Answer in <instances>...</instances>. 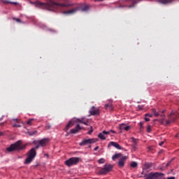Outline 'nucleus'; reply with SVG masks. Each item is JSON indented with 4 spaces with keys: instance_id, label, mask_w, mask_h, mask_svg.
Masks as SVG:
<instances>
[{
    "instance_id": "nucleus-1",
    "label": "nucleus",
    "mask_w": 179,
    "mask_h": 179,
    "mask_svg": "<svg viewBox=\"0 0 179 179\" xmlns=\"http://www.w3.org/2000/svg\"><path fill=\"white\" fill-rule=\"evenodd\" d=\"M73 4L69 2V0H65L62 3H57L54 0H48L47 3H43L40 1H35V6L36 8H41V9H46L51 12H58L61 10L62 8H69L73 6Z\"/></svg>"
},
{
    "instance_id": "nucleus-2",
    "label": "nucleus",
    "mask_w": 179,
    "mask_h": 179,
    "mask_svg": "<svg viewBox=\"0 0 179 179\" xmlns=\"http://www.w3.org/2000/svg\"><path fill=\"white\" fill-rule=\"evenodd\" d=\"M90 9V7L89 5L86 4H81L80 6H78L77 7H74L70 10L62 11V15H66L67 16H69L70 15H75L76 12H87Z\"/></svg>"
},
{
    "instance_id": "nucleus-3",
    "label": "nucleus",
    "mask_w": 179,
    "mask_h": 179,
    "mask_svg": "<svg viewBox=\"0 0 179 179\" xmlns=\"http://www.w3.org/2000/svg\"><path fill=\"white\" fill-rule=\"evenodd\" d=\"M26 146H27V144L22 145V141H18L7 148L6 151L10 152H15V150H23V149H26Z\"/></svg>"
},
{
    "instance_id": "nucleus-4",
    "label": "nucleus",
    "mask_w": 179,
    "mask_h": 179,
    "mask_svg": "<svg viewBox=\"0 0 179 179\" xmlns=\"http://www.w3.org/2000/svg\"><path fill=\"white\" fill-rule=\"evenodd\" d=\"M145 179H164V174L159 172H151L144 175Z\"/></svg>"
},
{
    "instance_id": "nucleus-5",
    "label": "nucleus",
    "mask_w": 179,
    "mask_h": 179,
    "mask_svg": "<svg viewBox=\"0 0 179 179\" xmlns=\"http://www.w3.org/2000/svg\"><path fill=\"white\" fill-rule=\"evenodd\" d=\"M37 155V152L36 151V148H31L29 152L27 153V158L25 159V164H30L36 155Z\"/></svg>"
},
{
    "instance_id": "nucleus-6",
    "label": "nucleus",
    "mask_w": 179,
    "mask_h": 179,
    "mask_svg": "<svg viewBox=\"0 0 179 179\" xmlns=\"http://www.w3.org/2000/svg\"><path fill=\"white\" fill-rule=\"evenodd\" d=\"M111 170H113V165L105 164L103 168L99 170L98 174H99V176H105L106 174H108V173H110Z\"/></svg>"
},
{
    "instance_id": "nucleus-7",
    "label": "nucleus",
    "mask_w": 179,
    "mask_h": 179,
    "mask_svg": "<svg viewBox=\"0 0 179 179\" xmlns=\"http://www.w3.org/2000/svg\"><path fill=\"white\" fill-rule=\"evenodd\" d=\"M79 162H80V158L71 157L68 160L65 161L64 164H66V166H68V167H71V166H75L76 164H78Z\"/></svg>"
},
{
    "instance_id": "nucleus-8",
    "label": "nucleus",
    "mask_w": 179,
    "mask_h": 179,
    "mask_svg": "<svg viewBox=\"0 0 179 179\" xmlns=\"http://www.w3.org/2000/svg\"><path fill=\"white\" fill-rule=\"evenodd\" d=\"M169 120H166V125L169 124H171V122H174L177 118H178V113L177 111L172 110L171 114L168 115Z\"/></svg>"
},
{
    "instance_id": "nucleus-9",
    "label": "nucleus",
    "mask_w": 179,
    "mask_h": 179,
    "mask_svg": "<svg viewBox=\"0 0 179 179\" xmlns=\"http://www.w3.org/2000/svg\"><path fill=\"white\" fill-rule=\"evenodd\" d=\"M97 141V138L84 139L81 143H80V146H85V145H92V143H96Z\"/></svg>"
},
{
    "instance_id": "nucleus-10",
    "label": "nucleus",
    "mask_w": 179,
    "mask_h": 179,
    "mask_svg": "<svg viewBox=\"0 0 179 179\" xmlns=\"http://www.w3.org/2000/svg\"><path fill=\"white\" fill-rule=\"evenodd\" d=\"M48 142H50V138H43L40 141H34V143H39V145H41V148H43L44 146H47V144L48 143Z\"/></svg>"
},
{
    "instance_id": "nucleus-11",
    "label": "nucleus",
    "mask_w": 179,
    "mask_h": 179,
    "mask_svg": "<svg viewBox=\"0 0 179 179\" xmlns=\"http://www.w3.org/2000/svg\"><path fill=\"white\" fill-rule=\"evenodd\" d=\"M119 129L120 130V133L122 132V131H129L131 129V126L122 123L119 125Z\"/></svg>"
},
{
    "instance_id": "nucleus-12",
    "label": "nucleus",
    "mask_w": 179,
    "mask_h": 179,
    "mask_svg": "<svg viewBox=\"0 0 179 179\" xmlns=\"http://www.w3.org/2000/svg\"><path fill=\"white\" fill-rule=\"evenodd\" d=\"M127 159H128V157L127 156H124L122 158H120L118 162V166L120 167H124L125 164V162L127 161Z\"/></svg>"
},
{
    "instance_id": "nucleus-13",
    "label": "nucleus",
    "mask_w": 179,
    "mask_h": 179,
    "mask_svg": "<svg viewBox=\"0 0 179 179\" xmlns=\"http://www.w3.org/2000/svg\"><path fill=\"white\" fill-rule=\"evenodd\" d=\"M110 145L114 146V148H116V149H119V150H121V149H122V148H121V145L120 144H118L117 143L114 142V141H111L109 143L108 146H110Z\"/></svg>"
},
{
    "instance_id": "nucleus-14",
    "label": "nucleus",
    "mask_w": 179,
    "mask_h": 179,
    "mask_svg": "<svg viewBox=\"0 0 179 179\" xmlns=\"http://www.w3.org/2000/svg\"><path fill=\"white\" fill-rule=\"evenodd\" d=\"M80 129H82V127H80V125L77 124L76 127V129H73L71 130V134H78V132H79Z\"/></svg>"
},
{
    "instance_id": "nucleus-15",
    "label": "nucleus",
    "mask_w": 179,
    "mask_h": 179,
    "mask_svg": "<svg viewBox=\"0 0 179 179\" xmlns=\"http://www.w3.org/2000/svg\"><path fill=\"white\" fill-rule=\"evenodd\" d=\"M131 3L130 6H128V8H135V5H136V3H139V2H142V1L143 0H130Z\"/></svg>"
},
{
    "instance_id": "nucleus-16",
    "label": "nucleus",
    "mask_w": 179,
    "mask_h": 179,
    "mask_svg": "<svg viewBox=\"0 0 179 179\" xmlns=\"http://www.w3.org/2000/svg\"><path fill=\"white\" fill-rule=\"evenodd\" d=\"M1 3H4V5H8V3H11V5H17V2L10 1L9 0H0Z\"/></svg>"
},
{
    "instance_id": "nucleus-17",
    "label": "nucleus",
    "mask_w": 179,
    "mask_h": 179,
    "mask_svg": "<svg viewBox=\"0 0 179 179\" xmlns=\"http://www.w3.org/2000/svg\"><path fill=\"white\" fill-rule=\"evenodd\" d=\"M91 115H98L99 111V109H94V106H92V110L90 111Z\"/></svg>"
},
{
    "instance_id": "nucleus-18",
    "label": "nucleus",
    "mask_w": 179,
    "mask_h": 179,
    "mask_svg": "<svg viewBox=\"0 0 179 179\" xmlns=\"http://www.w3.org/2000/svg\"><path fill=\"white\" fill-rule=\"evenodd\" d=\"M153 167V164L152 163H146L144 164V169L149 170V169H152Z\"/></svg>"
},
{
    "instance_id": "nucleus-19",
    "label": "nucleus",
    "mask_w": 179,
    "mask_h": 179,
    "mask_svg": "<svg viewBox=\"0 0 179 179\" xmlns=\"http://www.w3.org/2000/svg\"><path fill=\"white\" fill-rule=\"evenodd\" d=\"M160 3H162L163 5H166V3H171L173 2V0H159L158 1Z\"/></svg>"
},
{
    "instance_id": "nucleus-20",
    "label": "nucleus",
    "mask_w": 179,
    "mask_h": 179,
    "mask_svg": "<svg viewBox=\"0 0 179 179\" xmlns=\"http://www.w3.org/2000/svg\"><path fill=\"white\" fill-rule=\"evenodd\" d=\"M122 157V154L121 153L115 154L112 157V159L115 160L116 159H120V157Z\"/></svg>"
},
{
    "instance_id": "nucleus-21",
    "label": "nucleus",
    "mask_w": 179,
    "mask_h": 179,
    "mask_svg": "<svg viewBox=\"0 0 179 179\" xmlns=\"http://www.w3.org/2000/svg\"><path fill=\"white\" fill-rule=\"evenodd\" d=\"M98 138L99 139H101L102 141H106V137L104 136V134L103 133H100L99 135H98Z\"/></svg>"
},
{
    "instance_id": "nucleus-22",
    "label": "nucleus",
    "mask_w": 179,
    "mask_h": 179,
    "mask_svg": "<svg viewBox=\"0 0 179 179\" xmlns=\"http://www.w3.org/2000/svg\"><path fill=\"white\" fill-rule=\"evenodd\" d=\"M152 114L155 115V117H159L160 114L159 112L156 111V109L153 108L152 109Z\"/></svg>"
},
{
    "instance_id": "nucleus-23",
    "label": "nucleus",
    "mask_w": 179,
    "mask_h": 179,
    "mask_svg": "<svg viewBox=\"0 0 179 179\" xmlns=\"http://www.w3.org/2000/svg\"><path fill=\"white\" fill-rule=\"evenodd\" d=\"M105 108H106V109L108 108V110H113V104H111V103H106L105 105Z\"/></svg>"
},
{
    "instance_id": "nucleus-24",
    "label": "nucleus",
    "mask_w": 179,
    "mask_h": 179,
    "mask_svg": "<svg viewBox=\"0 0 179 179\" xmlns=\"http://www.w3.org/2000/svg\"><path fill=\"white\" fill-rule=\"evenodd\" d=\"M33 121H34V119L31 118V119H29L28 121H27L25 122V124H27V125H33Z\"/></svg>"
},
{
    "instance_id": "nucleus-25",
    "label": "nucleus",
    "mask_w": 179,
    "mask_h": 179,
    "mask_svg": "<svg viewBox=\"0 0 179 179\" xmlns=\"http://www.w3.org/2000/svg\"><path fill=\"white\" fill-rule=\"evenodd\" d=\"M72 125H73V124L71 121H70L69 124L66 126L65 131H68L71 128V127H72Z\"/></svg>"
},
{
    "instance_id": "nucleus-26",
    "label": "nucleus",
    "mask_w": 179,
    "mask_h": 179,
    "mask_svg": "<svg viewBox=\"0 0 179 179\" xmlns=\"http://www.w3.org/2000/svg\"><path fill=\"white\" fill-rule=\"evenodd\" d=\"M72 125H73V124L71 121H70L69 124L66 126L65 131H68L71 128V127H72Z\"/></svg>"
},
{
    "instance_id": "nucleus-27",
    "label": "nucleus",
    "mask_w": 179,
    "mask_h": 179,
    "mask_svg": "<svg viewBox=\"0 0 179 179\" xmlns=\"http://www.w3.org/2000/svg\"><path fill=\"white\" fill-rule=\"evenodd\" d=\"M131 167H133V169H136V167H138V163L136 162H133L130 164Z\"/></svg>"
},
{
    "instance_id": "nucleus-28",
    "label": "nucleus",
    "mask_w": 179,
    "mask_h": 179,
    "mask_svg": "<svg viewBox=\"0 0 179 179\" xmlns=\"http://www.w3.org/2000/svg\"><path fill=\"white\" fill-rule=\"evenodd\" d=\"M98 163L99 164H104V163H106V159H104L103 158H101L100 159H99Z\"/></svg>"
},
{
    "instance_id": "nucleus-29",
    "label": "nucleus",
    "mask_w": 179,
    "mask_h": 179,
    "mask_svg": "<svg viewBox=\"0 0 179 179\" xmlns=\"http://www.w3.org/2000/svg\"><path fill=\"white\" fill-rule=\"evenodd\" d=\"M36 134H37V131H34L33 132L28 131V134L29 135V136H33V135H36Z\"/></svg>"
},
{
    "instance_id": "nucleus-30",
    "label": "nucleus",
    "mask_w": 179,
    "mask_h": 179,
    "mask_svg": "<svg viewBox=\"0 0 179 179\" xmlns=\"http://www.w3.org/2000/svg\"><path fill=\"white\" fill-rule=\"evenodd\" d=\"M161 117H162V122H166V123L167 120H166V115H162Z\"/></svg>"
},
{
    "instance_id": "nucleus-31",
    "label": "nucleus",
    "mask_w": 179,
    "mask_h": 179,
    "mask_svg": "<svg viewBox=\"0 0 179 179\" xmlns=\"http://www.w3.org/2000/svg\"><path fill=\"white\" fill-rule=\"evenodd\" d=\"M78 121L79 122H81V124H84V125H87V123L86 122L83 121V119H78Z\"/></svg>"
},
{
    "instance_id": "nucleus-32",
    "label": "nucleus",
    "mask_w": 179,
    "mask_h": 179,
    "mask_svg": "<svg viewBox=\"0 0 179 179\" xmlns=\"http://www.w3.org/2000/svg\"><path fill=\"white\" fill-rule=\"evenodd\" d=\"M152 131V126L149 125L147 127V132H151Z\"/></svg>"
},
{
    "instance_id": "nucleus-33",
    "label": "nucleus",
    "mask_w": 179,
    "mask_h": 179,
    "mask_svg": "<svg viewBox=\"0 0 179 179\" xmlns=\"http://www.w3.org/2000/svg\"><path fill=\"white\" fill-rule=\"evenodd\" d=\"M13 20H16L17 23H23V22H22L19 18H13Z\"/></svg>"
},
{
    "instance_id": "nucleus-34",
    "label": "nucleus",
    "mask_w": 179,
    "mask_h": 179,
    "mask_svg": "<svg viewBox=\"0 0 179 179\" xmlns=\"http://www.w3.org/2000/svg\"><path fill=\"white\" fill-rule=\"evenodd\" d=\"M39 148H41V146L40 145V143H36V145L35 146V148H33V149H38Z\"/></svg>"
},
{
    "instance_id": "nucleus-35",
    "label": "nucleus",
    "mask_w": 179,
    "mask_h": 179,
    "mask_svg": "<svg viewBox=\"0 0 179 179\" xmlns=\"http://www.w3.org/2000/svg\"><path fill=\"white\" fill-rule=\"evenodd\" d=\"M131 139L132 142L134 143V145H136V141H137L136 138L131 137Z\"/></svg>"
},
{
    "instance_id": "nucleus-36",
    "label": "nucleus",
    "mask_w": 179,
    "mask_h": 179,
    "mask_svg": "<svg viewBox=\"0 0 179 179\" xmlns=\"http://www.w3.org/2000/svg\"><path fill=\"white\" fill-rule=\"evenodd\" d=\"M139 125H140L141 129H143V122H139Z\"/></svg>"
},
{
    "instance_id": "nucleus-37",
    "label": "nucleus",
    "mask_w": 179,
    "mask_h": 179,
    "mask_svg": "<svg viewBox=\"0 0 179 179\" xmlns=\"http://www.w3.org/2000/svg\"><path fill=\"white\" fill-rule=\"evenodd\" d=\"M104 135H110V131H103L102 132Z\"/></svg>"
},
{
    "instance_id": "nucleus-38",
    "label": "nucleus",
    "mask_w": 179,
    "mask_h": 179,
    "mask_svg": "<svg viewBox=\"0 0 179 179\" xmlns=\"http://www.w3.org/2000/svg\"><path fill=\"white\" fill-rule=\"evenodd\" d=\"M145 117H150L152 118V117H153V115L152 113H150V114L146 113Z\"/></svg>"
},
{
    "instance_id": "nucleus-39",
    "label": "nucleus",
    "mask_w": 179,
    "mask_h": 179,
    "mask_svg": "<svg viewBox=\"0 0 179 179\" xmlns=\"http://www.w3.org/2000/svg\"><path fill=\"white\" fill-rule=\"evenodd\" d=\"M138 108L140 110H143V105H138Z\"/></svg>"
},
{
    "instance_id": "nucleus-40",
    "label": "nucleus",
    "mask_w": 179,
    "mask_h": 179,
    "mask_svg": "<svg viewBox=\"0 0 179 179\" xmlns=\"http://www.w3.org/2000/svg\"><path fill=\"white\" fill-rule=\"evenodd\" d=\"M174 159H172L169 163L166 164V167H169V166H170V164H171V162Z\"/></svg>"
},
{
    "instance_id": "nucleus-41",
    "label": "nucleus",
    "mask_w": 179,
    "mask_h": 179,
    "mask_svg": "<svg viewBox=\"0 0 179 179\" xmlns=\"http://www.w3.org/2000/svg\"><path fill=\"white\" fill-rule=\"evenodd\" d=\"M92 132H93V127H91L90 130L88 131L89 135L92 134Z\"/></svg>"
},
{
    "instance_id": "nucleus-42",
    "label": "nucleus",
    "mask_w": 179,
    "mask_h": 179,
    "mask_svg": "<svg viewBox=\"0 0 179 179\" xmlns=\"http://www.w3.org/2000/svg\"><path fill=\"white\" fill-rule=\"evenodd\" d=\"M13 127H17V128H20V124H13Z\"/></svg>"
},
{
    "instance_id": "nucleus-43",
    "label": "nucleus",
    "mask_w": 179,
    "mask_h": 179,
    "mask_svg": "<svg viewBox=\"0 0 179 179\" xmlns=\"http://www.w3.org/2000/svg\"><path fill=\"white\" fill-rule=\"evenodd\" d=\"M45 128H46V129H51V125L47 124Z\"/></svg>"
},
{
    "instance_id": "nucleus-44",
    "label": "nucleus",
    "mask_w": 179,
    "mask_h": 179,
    "mask_svg": "<svg viewBox=\"0 0 179 179\" xmlns=\"http://www.w3.org/2000/svg\"><path fill=\"white\" fill-rule=\"evenodd\" d=\"M31 5H34L36 6V1H30Z\"/></svg>"
},
{
    "instance_id": "nucleus-45",
    "label": "nucleus",
    "mask_w": 179,
    "mask_h": 179,
    "mask_svg": "<svg viewBox=\"0 0 179 179\" xmlns=\"http://www.w3.org/2000/svg\"><path fill=\"white\" fill-rule=\"evenodd\" d=\"M164 144V141H162L161 143H159V146H163V145Z\"/></svg>"
},
{
    "instance_id": "nucleus-46",
    "label": "nucleus",
    "mask_w": 179,
    "mask_h": 179,
    "mask_svg": "<svg viewBox=\"0 0 179 179\" xmlns=\"http://www.w3.org/2000/svg\"><path fill=\"white\" fill-rule=\"evenodd\" d=\"M109 132H110H110H112L113 134H116L115 131H114V130H110Z\"/></svg>"
},
{
    "instance_id": "nucleus-47",
    "label": "nucleus",
    "mask_w": 179,
    "mask_h": 179,
    "mask_svg": "<svg viewBox=\"0 0 179 179\" xmlns=\"http://www.w3.org/2000/svg\"><path fill=\"white\" fill-rule=\"evenodd\" d=\"M98 149H99V147L96 146V147L94 148V150L97 151Z\"/></svg>"
},
{
    "instance_id": "nucleus-48",
    "label": "nucleus",
    "mask_w": 179,
    "mask_h": 179,
    "mask_svg": "<svg viewBox=\"0 0 179 179\" xmlns=\"http://www.w3.org/2000/svg\"><path fill=\"white\" fill-rule=\"evenodd\" d=\"M145 121H146V122L150 121V119H149L148 117H145Z\"/></svg>"
},
{
    "instance_id": "nucleus-49",
    "label": "nucleus",
    "mask_w": 179,
    "mask_h": 179,
    "mask_svg": "<svg viewBox=\"0 0 179 179\" xmlns=\"http://www.w3.org/2000/svg\"><path fill=\"white\" fill-rule=\"evenodd\" d=\"M13 121H15V122H19V119H13Z\"/></svg>"
},
{
    "instance_id": "nucleus-50",
    "label": "nucleus",
    "mask_w": 179,
    "mask_h": 179,
    "mask_svg": "<svg viewBox=\"0 0 179 179\" xmlns=\"http://www.w3.org/2000/svg\"><path fill=\"white\" fill-rule=\"evenodd\" d=\"M167 179H176V178L174 176H172V177L168 178Z\"/></svg>"
},
{
    "instance_id": "nucleus-51",
    "label": "nucleus",
    "mask_w": 179,
    "mask_h": 179,
    "mask_svg": "<svg viewBox=\"0 0 179 179\" xmlns=\"http://www.w3.org/2000/svg\"><path fill=\"white\" fill-rule=\"evenodd\" d=\"M45 156L46 157H49V155H48V154H45Z\"/></svg>"
},
{
    "instance_id": "nucleus-52",
    "label": "nucleus",
    "mask_w": 179,
    "mask_h": 179,
    "mask_svg": "<svg viewBox=\"0 0 179 179\" xmlns=\"http://www.w3.org/2000/svg\"><path fill=\"white\" fill-rule=\"evenodd\" d=\"M160 170H166V169H164V168H160Z\"/></svg>"
},
{
    "instance_id": "nucleus-53",
    "label": "nucleus",
    "mask_w": 179,
    "mask_h": 179,
    "mask_svg": "<svg viewBox=\"0 0 179 179\" xmlns=\"http://www.w3.org/2000/svg\"><path fill=\"white\" fill-rule=\"evenodd\" d=\"M166 113V110H162V113L164 114Z\"/></svg>"
},
{
    "instance_id": "nucleus-54",
    "label": "nucleus",
    "mask_w": 179,
    "mask_h": 179,
    "mask_svg": "<svg viewBox=\"0 0 179 179\" xmlns=\"http://www.w3.org/2000/svg\"><path fill=\"white\" fill-rule=\"evenodd\" d=\"M0 136H2V133L0 132Z\"/></svg>"
},
{
    "instance_id": "nucleus-55",
    "label": "nucleus",
    "mask_w": 179,
    "mask_h": 179,
    "mask_svg": "<svg viewBox=\"0 0 179 179\" xmlns=\"http://www.w3.org/2000/svg\"><path fill=\"white\" fill-rule=\"evenodd\" d=\"M94 1H103V0H94Z\"/></svg>"
},
{
    "instance_id": "nucleus-56",
    "label": "nucleus",
    "mask_w": 179,
    "mask_h": 179,
    "mask_svg": "<svg viewBox=\"0 0 179 179\" xmlns=\"http://www.w3.org/2000/svg\"><path fill=\"white\" fill-rule=\"evenodd\" d=\"M2 118H0V121H1Z\"/></svg>"
},
{
    "instance_id": "nucleus-57",
    "label": "nucleus",
    "mask_w": 179,
    "mask_h": 179,
    "mask_svg": "<svg viewBox=\"0 0 179 179\" xmlns=\"http://www.w3.org/2000/svg\"><path fill=\"white\" fill-rule=\"evenodd\" d=\"M89 148H92V146H91V145H90V146H89Z\"/></svg>"
},
{
    "instance_id": "nucleus-58",
    "label": "nucleus",
    "mask_w": 179,
    "mask_h": 179,
    "mask_svg": "<svg viewBox=\"0 0 179 179\" xmlns=\"http://www.w3.org/2000/svg\"><path fill=\"white\" fill-rule=\"evenodd\" d=\"M134 149L136 148L135 145H134Z\"/></svg>"
}]
</instances>
